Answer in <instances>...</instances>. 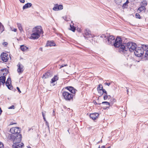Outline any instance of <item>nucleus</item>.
Instances as JSON below:
<instances>
[{
  "label": "nucleus",
  "instance_id": "nucleus-47",
  "mask_svg": "<svg viewBox=\"0 0 148 148\" xmlns=\"http://www.w3.org/2000/svg\"><path fill=\"white\" fill-rule=\"evenodd\" d=\"M43 119H44V120L45 121H46V123H47V121H46V119H45V116H44V117H43Z\"/></svg>",
  "mask_w": 148,
  "mask_h": 148
},
{
  "label": "nucleus",
  "instance_id": "nucleus-26",
  "mask_svg": "<svg viewBox=\"0 0 148 148\" xmlns=\"http://www.w3.org/2000/svg\"><path fill=\"white\" fill-rule=\"evenodd\" d=\"M147 52L146 51L145 53L144 56L143 55V57H142L143 58H142V59H144V60H146L148 58V54L147 53ZM147 52H148V51Z\"/></svg>",
  "mask_w": 148,
  "mask_h": 148
},
{
  "label": "nucleus",
  "instance_id": "nucleus-50",
  "mask_svg": "<svg viewBox=\"0 0 148 148\" xmlns=\"http://www.w3.org/2000/svg\"><path fill=\"white\" fill-rule=\"evenodd\" d=\"M15 124V123H12V122H11V123H10V125H13V124Z\"/></svg>",
  "mask_w": 148,
  "mask_h": 148
},
{
  "label": "nucleus",
  "instance_id": "nucleus-29",
  "mask_svg": "<svg viewBox=\"0 0 148 148\" xmlns=\"http://www.w3.org/2000/svg\"><path fill=\"white\" fill-rule=\"evenodd\" d=\"M70 26L71 27L70 28V30H71L73 32H75V27H74L73 26H72L71 25H70Z\"/></svg>",
  "mask_w": 148,
  "mask_h": 148
},
{
  "label": "nucleus",
  "instance_id": "nucleus-35",
  "mask_svg": "<svg viewBox=\"0 0 148 148\" xmlns=\"http://www.w3.org/2000/svg\"><path fill=\"white\" fill-rule=\"evenodd\" d=\"M108 96L107 94H106L104 96L103 99H104V100H106L108 99Z\"/></svg>",
  "mask_w": 148,
  "mask_h": 148
},
{
  "label": "nucleus",
  "instance_id": "nucleus-28",
  "mask_svg": "<svg viewBox=\"0 0 148 148\" xmlns=\"http://www.w3.org/2000/svg\"><path fill=\"white\" fill-rule=\"evenodd\" d=\"M115 1L116 4L119 5L121 3L122 0H115Z\"/></svg>",
  "mask_w": 148,
  "mask_h": 148
},
{
  "label": "nucleus",
  "instance_id": "nucleus-44",
  "mask_svg": "<svg viewBox=\"0 0 148 148\" xmlns=\"http://www.w3.org/2000/svg\"><path fill=\"white\" fill-rule=\"evenodd\" d=\"M105 84L106 85H108V86H109L110 85V83H105Z\"/></svg>",
  "mask_w": 148,
  "mask_h": 148
},
{
  "label": "nucleus",
  "instance_id": "nucleus-6",
  "mask_svg": "<svg viewBox=\"0 0 148 148\" xmlns=\"http://www.w3.org/2000/svg\"><path fill=\"white\" fill-rule=\"evenodd\" d=\"M62 95L64 99L66 101H70L73 98V95L66 91H63Z\"/></svg>",
  "mask_w": 148,
  "mask_h": 148
},
{
  "label": "nucleus",
  "instance_id": "nucleus-41",
  "mask_svg": "<svg viewBox=\"0 0 148 148\" xmlns=\"http://www.w3.org/2000/svg\"><path fill=\"white\" fill-rule=\"evenodd\" d=\"M8 44L7 42H4L3 43V45L4 46H6Z\"/></svg>",
  "mask_w": 148,
  "mask_h": 148
},
{
  "label": "nucleus",
  "instance_id": "nucleus-2",
  "mask_svg": "<svg viewBox=\"0 0 148 148\" xmlns=\"http://www.w3.org/2000/svg\"><path fill=\"white\" fill-rule=\"evenodd\" d=\"M43 31L42 27L40 26H37L33 28L32 31V34L29 38V39L35 40L38 39L41 35L43 34Z\"/></svg>",
  "mask_w": 148,
  "mask_h": 148
},
{
  "label": "nucleus",
  "instance_id": "nucleus-19",
  "mask_svg": "<svg viewBox=\"0 0 148 148\" xmlns=\"http://www.w3.org/2000/svg\"><path fill=\"white\" fill-rule=\"evenodd\" d=\"M58 77L57 75H55L54 77L51 79V83H53L55 82L56 81L58 80Z\"/></svg>",
  "mask_w": 148,
  "mask_h": 148
},
{
  "label": "nucleus",
  "instance_id": "nucleus-11",
  "mask_svg": "<svg viewBox=\"0 0 148 148\" xmlns=\"http://www.w3.org/2000/svg\"><path fill=\"white\" fill-rule=\"evenodd\" d=\"M114 38L112 36H107L106 41H107V43L108 44H110L114 42Z\"/></svg>",
  "mask_w": 148,
  "mask_h": 148
},
{
  "label": "nucleus",
  "instance_id": "nucleus-45",
  "mask_svg": "<svg viewBox=\"0 0 148 148\" xmlns=\"http://www.w3.org/2000/svg\"><path fill=\"white\" fill-rule=\"evenodd\" d=\"M94 103L95 104H96L100 105L101 104V103H97L96 102V101H95V102L94 101Z\"/></svg>",
  "mask_w": 148,
  "mask_h": 148
},
{
  "label": "nucleus",
  "instance_id": "nucleus-49",
  "mask_svg": "<svg viewBox=\"0 0 148 148\" xmlns=\"http://www.w3.org/2000/svg\"><path fill=\"white\" fill-rule=\"evenodd\" d=\"M126 88L127 89V94H128V93L129 92V90H128V89H127V87H126Z\"/></svg>",
  "mask_w": 148,
  "mask_h": 148
},
{
  "label": "nucleus",
  "instance_id": "nucleus-34",
  "mask_svg": "<svg viewBox=\"0 0 148 148\" xmlns=\"http://www.w3.org/2000/svg\"><path fill=\"white\" fill-rule=\"evenodd\" d=\"M136 17L137 18H140V15L138 13H136L135 15Z\"/></svg>",
  "mask_w": 148,
  "mask_h": 148
},
{
  "label": "nucleus",
  "instance_id": "nucleus-33",
  "mask_svg": "<svg viewBox=\"0 0 148 148\" xmlns=\"http://www.w3.org/2000/svg\"><path fill=\"white\" fill-rule=\"evenodd\" d=\"M63 18L64 19V20L66 21H69V19H68L66 16H63Z\"/></svg>",
  "mask_w": 148,
  "mask_h": 148
},
{
  "label": "nucleus",
  "instance_id": "nucleus-16",
  "mask_svg": "<svg viewBox=\"0 0 148 148\" xmlns=\"http://www.w3.org/2000/svg\"><path fill=\"white\" fill-rule=\"evenodd\" d=\"M52 76V74L50 73V71H49L43 75L42 78L45 79L47 78L51 77Z\"/></svg>",
  "mask_w": 148,
  "mask_h": 148
},
{
  "label": "nucleus",
  "instance_id": "nucleus-53",
  "mask_svg": "<svg viewBox=\"0 0 148 148\" xmlns=\"http://www.w3.org/2000/svg\"><path fill=\"white\" fill-rule=\"evenodd\" d=\"M28 148H31L30 147H28Z\"/></svg>",
  "mask_w": 148,
  "mask_h": 148
},
{
  "label": "nucleus",
  "instance_id": "nucleus-17",
  "mask_svg": "<svg viewBox=\"0 0 148 148\" xmlns=\"http://www.w3.org/2000/svg\"><path fill=\"white\" fill-rule=\"evenodd\" d=\"M46 45L47 46L51 47L56 46V45L53 41H49L47 42Z\"/></svg>",
  "mask_w": 148,
  "mask_h": 148
},
{
  "label": "nucleus",
  "instance_id": "nucleus-46",
  "mask_svg": "<svg viewBox=\"0 0 148 148\" xmlns=\"http://www.w3.org/2000/svg\"><path fill=\"white\" fill-rule=\"evenodd\" d=\"M2 112V111L1 110V108H0V115H1Z\"/></svg>",
  "mask_w": 148,
  "mask_h": 148
},
{
  "label": "nucleus",
  "instance_id": "nucleus-21",
  "mask_svg": "<svg viewBox=\"0 0 148 148\" xmlns=\"http://www.w3.org/2000/svg\"><path fill=\"white\" fill-rule=\"evenodd\" d=\"M145 7L141 5V6L138 8L137 11L139 13L140 12L143 11L144 12L145 11Z\"/></svg>",
  "mask_w": 148,
  "mask_h": 148
},
{
  "label": "nucleus",
  "instance_id": "nucleus-7",
  "mask_svg": "<svg viewBox=\"0 0 148 148\" xmlns=\"http://www.w3.org/2000/svg\"><path fill=\"white\" fill-rule=\"evenodd\" d=\"M20 131L19 127H12L10 130V132L14 134V135L20 134Z\"/></svg>",
  "mask_w": 148,
  "mask_h": 148
},
{
  "label": "nucleus",
  "instance_id": "nucleus-22",
  "mask_svg": "<svg viewBox=\"0 0 148 148\" xmlns=\"http://www.w3.org/2000/svg\"><path fill=\"white\" fill-rule=\"evenodd\" d=\"M17 25L18 28L20 32H21L23 31V29L22 25L20 23H17Z\"/></svg>",
  "mask_w": 148,
  "mask_h": 148
},
{
  "label": "nucleus",
  "instance_id": "nucleus-51",
  "mask_svg": "<svg viewBox=\"0 0 148 148\" xmlns=\"http://www.w3.org/2000/svg\"><path fill=\"white\" fill-rule=\"evenodd\" d=\"M42 114L43 117L45 116V115L43 112H42Z\"/></svg>",
  "mask_w": 148,
  "mask_h": 148
},
{
  "label": "nucleus",
  "instance_id": "nucleus-54",
  "mask_svg": "<svg viewBox=\"0 0 148 148\" xmlns=\"http://www.w3.org/2000/svg\"><path fill=\"white\" fill-rule=\"evenodd\" d=\"M53 113H54L55 112V111L54 110H53Z\"/></svg>",
  "mask_w": 148,
  "mask_h": 148
},
{
  "label": "nucleus",
  "instance_id": "nucleus-40",
  "mask_svg": "<svg viewBox=\"0 0 148 148\" xmlns=\"http://www.w3.org/2000/svg\"><path fill=\"white\" fill-rule=\"evenodd\" d=\"M122 114H124V115H123V116H124V117H125L126 116V112H125V111H123V112H122Z\"/></svg>",
  "mask_w": 148,
  "mask_h": 148
},
{
  "label": "nucleus",
  "instance_id": "nucleus-32",
  "mask_svg": "<svg viewBox=\"0 0 148 148\" xmlns=\"http://www.w3.org/2000/svg\"><path fill=\"white\" fill-rule=\"evenodd\" d=\"M11 30L12 31L16 32L17 31V29L16 28L11 27Z\"/></svg>",
  "mask_w": 148,
  "mask_h": 148
},
{
  "label": "nucleus",
  "instance_id": "nucleus-25",
  "mask_svg": "<svg viewBox=\"0 0 148 148\" xmlns=\"http://www.w3.org/2000/svg\"><path fill=\"white\" fill-rule=\"evenodd\" d=\"M107 36H107L105 34H103L100 36V37L103 38L104 40L106 41Z\"/></svg>",
  "mask_w": 148,
  "mask_h": 148
},
{
  "label": "nucleus",
  "instance_id": "nucleus-31",
  "mask_svg": "<svg viewBox=\"0 0 148 148\" xmlns=\"http://www.w3.org/2000/svg\"><path fill=\"white\" fill-rule=\"evenodd\" d=\"M128 6V5L126 4L125 3H124L123 5L122 8H127V7Z\"/></svg>",
  "mask_w": 148,
  "mask_h": 148
},
{
  "label": "nucleus",
  "instance_id": "nucleus-13",
  "mask_svg": "<svg viewBox=\"0 0 148 148\" xmlns=\"http://www.w3.org/2000/svg\"><path fill=\"white\" fill-rule=\"evenodd\" d=\"M5 84L6 86L10 90H11L12 89V87L11 84V79L10 77H9L7 79V81L5 82Z\"/></svg>",
  "mask_w": 148,
  "mask_h": 148
},
{
  "label": "nucleus",
  "instance_id": "nucleus-37",
  "mask_svg": "<svg viewBox=\"0 0 148 148\" xmlns=\"http://www.w3.org/2000/svg\"><path fill=\"white\" fill-rule=\"evenodd\" d=\"M9 109H14V105H12L8 108Z\"/></svg>",
  "mask_w": 148,
  "mask_h": 148
},
{
  "label": "nucleus",
  "instance_id": "nucleus-15",
  "mask_svg": "<svg viewBox=\"0 0 148 148\" xmlns=\"http://www.w3.org/2000/svg\"><path fill=\"white\" fill-rule=\"evenodd\" d=\"M99 116V114L97 113L91 114H90V117L93 120L96 119Z\"/></svg>",
  "mask_w": 148,
  "mask_h": 148
},
{
  "label": "nucleus",
  "instance_id": "nucleus-48",
  "mask_svg": "<svg viewBox=\"0 0 148 148\" xmlns=\"http://www.w3.org/2000/svg\"><path fill=\"white\" fill-rule=\"evenodd\" d=\"M129 3L128 0H127L126 2L125 3L126 4H128V3Z\"/></svg>",
  "mask_w": 148,
  "mask_h": 148
},
{
  "label": "nucleus",
  "instance_id": "nucleus-52",
  "mask_svg": "<svg viewBox=\"0 0 148 148\" xmlns=\"http://www.w3.org/2000/svg\"><path fill=\"white\" fill-rule=\"evenodd\" d=\"M113 101H115V99H113Z\"/></svg>",
  "mask_w": 148,
  "mask_h": 148
},
{
  "label": "nucleus",
  "instance_id": "nucleus-39",
  "mask_svg": "<svg viewBox=\"0 0 148 148\" xmlns=\"http://www.w3.org/2000/svg\"><path fill=\"white\" fill-rule=\"evenodd\" d=\"M101 90L103 92V93H105L106 94H107V92L105 89H102Z\"/></svg>",
  "mask_w": 148,
  "mask_h": 148
},
{
  "label": "nucleus",
  "instance_id": "nucleus-23",
  "mask_svg": "<svg viewBox=\"0 0 148 148\" xmlns=\"http://www.w3.org/2000/svg\"><path fill=\"white\" fill-rule=\"evenodd\" d=\"M4 31V27L3 25L0 22V32L1 33Z\"/></svg>",
  "mask_w": 148,
  "mask_h": 148
},
{
  "label": "nucleus",
  "instance_id": "nucleus-36",
  "mask_svg": "<svg viewBox=\"0 0 148 148\" xmlns=\"http://www.w3.org/2000/svg\"><path fill=\"white\" fill-rule=\"evenodd\" d=\"M4 146L3 144L0 142V148H3Z\"/></svg>",
  "mask_w": 148,
  "mask_h": 148
},
{
  "label": "nucleus",
  "instance_id": "nucleus-55",
  "mask_svg": "<svg viewBox=\"0 0 148 148\" xmlns=\"http://www.w3.org/2000/svg\"><path fill=\"white\" fill-rule=\"evenodd\" d=\"M113 104V103H111V104H112V105Z\"/></svg>",
  "mask_w": 148,
  "mask_h": 148
},
{
  "label": "nucleus",
  "instance_id": "nucleus-8",
  "mask_svg": "<svg viewBox=\"0 0 148 148\" xmlns=\"http://www.w3.org/2000/svg\"><path fill=\"white\" fill-rule=\"evenodd\" d=\"M92 35L91 34L90 31L88 29H86L84 32V37L86 39H88V37H91Z\"/></svg>",
  "mask_w": 148,
  "mask_h": 148
},
{
  "label": "nucleus",
  "instance_id": "nucleus-10",
  "mask_svg": "<svg viewBox=\"0 0 148 148\" xmlns=\"http://www.w3.org/2000/svg\"><path fill=\"white\" fill-rule=\"evenodd\" d=\"M1 57L3 62H6L8 60L9 56L6 53H3L1 54Z\"/></svg>",
  "mask_w": 148,
  "mask_h": 148
},
{
  "label": "nucleus",
  "instance_id": "nucleus-3",
  "mask_svg": "<svg viewBox=\"0 0 148 148\" xmlns=\"http://www.w3.org/2000/svg\"><path fill=\"white\" fill-rule=\"evenodd\" d=\"M122 41L121 38L117 37L114 43L115 47H119V50L120 52L125 54L127 53V49L124 45L121 44Z\"/></svg>",
  "mask_w": 148,
  "mask_h": 148
},
{
  "label": "nucleus",
  "instance_id": "nucleus-9",
  "mask_svg": "<svg viewBox=\"0 0 148 148\" xmlns=\"http://www.w3.org/2000/svg\"><path fill=\"white\" fill-rule=\"evenodd\" d=\"M18 67L17 71L18 73L20 74L22 73L24 71V66L20 63H19L17 65Z\"/></svg>",
  "mask_w": 148,
  "mask_h": 148
},
{
  "label": "nucleus",
  "instance_id": "nucleus-42",
  "mask_svg": "<svg viewBox=\"0 0 148 148\" xmlns=\"http://www.w3.org/2000/svg\"><path fill=\"white\" fill-rule=\"evenodd\" d=\"M16 88L17 89L18 92H19V93H21V91L20 90L19 88L18 87H16Z\"/></svg>",
  "mask_w": 148,
  "mask_h": 148
},
{
  "label": "nucleus",
  "instance_id": "nucleus-18",
  "mask_svg": "<svg viewBox=\"0 0 148 148\" xmlns=\"http://www.w3.org/2000/svg\"><path fill=\"white\" fill-rule=\"evenodd\" d=\"M32 4L31 3H27L23 6V9L24 10L25 9L29 8L32 6Z\"/></svg>",
  "mask_w": 148,
  "mask_h": 148
},
{
  "label": "nucleus",
  "instance_id": "nucleus-14",
  "mask_svg": "<svg viewBox=\"0 0 148 148\" xmlns=\"http://www.w3.org/2000/svg\"><path fill=\"white\" fill-rule=\"evenodd\" d=\"M65 89L69 90L73 94H75L77 91L72 86H67L65 87Z\"/></svg>",
  "mask_w": 148,
  "mask_h": 148
},
{
  "label": "nucleus",
  "instance_id": "nucleus-5",
  "mask_svg": "<svg viewBox=\"0 0 148 148\" xmlns=\"http://www.w3.org/2000/svg\"><path fill=\"white\" fill-rule=\"evenodd\" d=\"M127 49L131 52L134 51V49L136 48V45L134 43L132 42H129L126 44V46H125Z\"/></svg>",
  "mask_w": 148,
  "mask_h": 148
},
{
  "label": "nucleus",
  "instance_id": "nucleus-30",
  "mask_svg": "<svg viewBox=\"0 0 148 148\" xmlns=\"http://www.w3.org/2000/svg\"><path fill=\"white\" fill-rule=\"evenodd\" d=\"M102 103V104H105V105H109V106L110 105V103L108 102H107V101L103 102Z\"/></svg>",
  "mask_w": 148,
  "mask_h": 148
},
{
  "label": "nucleus",
  "instance_id": "nucleus-20",
  "mask_svg": "<svg viewBox=\"0 0 148 148\" xmlns=\"http://www.w3.org/2000/svg\"><path fill=\"white\" fill-rule=\"evenodd\" d=\"M28 48V47L24 45H21L20 46V49L23 51H26Z\"/></svg>",
  "mask_w": 148,
  "mask_h": 148
},
{
  "label": "nucleus",
  "instance_id": "nucleus-24",
  "mask_svg": "<svg viewBox=\"0 0 148 148\" xmlns=\"http://www.w3.org/2000/svg\"><path fill=\"white\" fill-rule=\"evenodd\" d=\"M147 3L146 1H143L141 4V5L145 7L147 5Z\"/></svg>",
  "mask_w": 148,
  "mask_h": 148
},
{
  "label": "nucleus",
  "instance_id": "nucleus-38",
  "mask_svg": "<svg viewBox=\"0 0 148 148\" xmlns=\"http://www.w3.org/2000/svg\"><path fill=\"white\" fill-rule=\"evenodd\" d=\"M67 66V64H63V65H61L60 66V68L61 69L63 67H64V66Z\"/></svg>",
  "mask_w": 148,
  "mask_h": 148
},
{
  "label": "nucleus",
  "instance_id": "nucleus-12",
  "mask_svg": "<svg viewBox=\"0 0 148 148\" xmlns=\"http://www.w3.org/2000/svg\"><path fill=\"white\" fill-rule=\"evenodd\" d=\"M63 8V6L62 5H58V4H56L54 5L53 10L54 11H58L62 10Z\"/></svg>",
  "mask_w": 148,
  "mask_h": 148
},
{
  "label": "nucleus",
  "instance_id": "nucleus-1",
  "mask_svg": "<svg viewBox=\"0 0 148 148\" xmlns=\"http://www.w3.org/2000/svg\"><path fill=\"white\" fill-rule=\"evenodd\" d=\"M10 139L13 140L14 144L13 147L15 148H21L23 144L22 143H20L21 140V134H17L14 135L10 134Z\"/></svg>",
  "mask_w": 148,
  "mask_h": 148
},
{
  "label": "nucleus",
  "instance_id": "nucleus-27",
  "mask_svg": "<svg viewBox=\"0 0 148 148\" xmlns=\"http://www.w3.org/2000/svg\"><path fill=\"white\" fill-rule=\"evenodd\" d=\"M103 88L101 84H100L98 86L97 88V90L98 91L101 90Z\"/></svg>",
  "mask_w": 148,
  "mask_h": 148
},
{
  "label": "nucleus",
  "instance_id": "nucleus-43",
  "mask_svg": "<svg viewBox=\"0 0 148 148\" xmlns=\"http://www.w3.org/2000/svg\"><path fill=\"white\" fill-rule=\"evenodd\" d=\"M21 3H25V0H19Z\"/></svg>",
  "mask_w": 148,
  "mask_h": 148
},
{
  "label": "nucleus",
  "instance_id": "nucleus-4",
  "mask_svg": "<svg viewBox=\"0 0 148 148\" xmlns=\"http://www.w3.org/2000/svg\"><path fill=\"white\" fill-rule=\"evenodd\" d=\"M8 73V71L6 69L0 70V80L3 84L5 83V77Z\"/></svg>",
  "mask_w": 148,
  "mask_h": 148
},
{
  "label": "nucleus",
  "instance_id": "nucleus-56",
  "mask_svg": "<svg viewBox=\"0 0 148 148\" xmlns=\"http://www.w3.org/2000/svg\"><path fill=\"white\" fill-rule=\"evenodd\" d=\"M53 115H55V114H53Z\"/></svg>",
  "mask_w": 148,
  "mask_h": 148
}]
</instances>
